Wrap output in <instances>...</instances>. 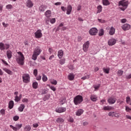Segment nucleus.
I'll use <instances>...</instances> for the list:
<instances>
[{"instance_id":"60","label":"nucleus","mask_w":131,"mask_h":131,"mask_svg":"<svg viewBox=\"0 0 131 131\" xmlns=\"http://www.w3.org/2000/svg\"><path fill=\"white\" fill-rule=\"evenodd\" d=\"M4 27L6 28V27H8V26L9 25V24H6L5 23H2Z\"/></svg>"},{"instance_id":"63","label":"nucleus","mask_w":131,"mask_h":131,"mask_svg":"<svg viewBox=\"0 0 131 131\" xmlns=\"http://www.w3.org/2000/svg\"><path fill=\"white\" fill-rule=\"evenodd\" d=\"M33 127H35V128L38 127V124H37V123L33 124Z\"/></svg>"},{"instance_id":"9","label":"nucleus","mask_w":131,"mask_h":131,"mask_svg":"<svg viewBox=\"0 0 131 131\" xmlns=\"http://www.w3.org/2000/svg\"><path fill=\"white\" fill-rule=\"evenodd\" d=\"M41 52H42V50H41V49H40V47H37L35 49L33 53L38 55V56H39V55H40V53H41Z\"/></svg>"},{"instance_id":"34","label":"nucleus","mask_w":131,"mask_h":131,"mask_svg":"<svg viewBox=\"0 0 131 131\" xmlns=\"http://www.w3.org/2000/svg\"><path fill=\"white\" fill-rule=\"evenodd\" d=\"M98 34L99 36H103L104 35V30L103 29H100Z\"/></svg>"},{"instance_id":"28","label":"nucleus","mask_w":131,"mask_h":131,"mask_svg":"<svg viewBox=\"0 0 131 131\" xmlns=\"http://www.w3.org/2000/svg\"><path fill=\"white\" fill-rule=\"evenodd\" d=\"M102 4L103 6H109L110 2L108 0H102Z\"/></svg>"},{"instance_id":"44","label":"nucleus","mask_w":131,"mask_h":131,"mask_svg":"<svg viewBox=\"0 0 131 131\" xmlns=\"http://www.w3.org/2000/svg\"><path fill=\"white\" fill-rule=\"evenodd\" d=\"M20 97H19V96H15V99H14V101H15V102H19V101H20Z\"/></svg>"},{"instance_id":"20","label":"nucleus","mask_w":131,"mask_h":131,"mask_svg":"<svg viewBox=\"0 0 131 131\" xmlns=\"http://www.w3.org/2000/svg\"><path fill=\"white\" fill-rule=\"evenodd\" d=\"M25 108V105H24V104H21L20 105V106L18 108V111H19V112H23V110H24Z\"/></svg>"},{"instance_id":"43","label":"nucleus","mask_w":131,"mask_h":131,"mask_svg":"<svg viewBox=\"0 0 131 131\" xmlns=\"http://www.w3.org/2000/svg\"><path fill=\"white\" fill-rule=\"evenodd\" d=\"M63 26H64V24L61 23V24L58 26V27H57L56 30H57V31H59V30L60 29H61V27H63Z\"/></svg>"},{"instance_id":"2","label":"nucleus","mask_w":131,"mask_h":131,"mask_svg":"<svg viewBox=\"0 0 131 131\" xmlns=\"http://www.w3.org/2000/svg\"><path fill=\"white\" fill-rule=\"evenodd\" d=\"M18 54L19 55V56L16 58V61L18 64L23 66L24 65V59H25L24 55L21 52H18Z\"/></svg>"},{"instance_id":"50","label":"nucleus","mask_w":131,"mask_h":131,"mask_svg":"<svg viewBox=\"0 0 131 131\" xmlns=\"http://www.w3.org/2000/svg\"><path fill=\"white\" fill-rule=\"evenodd\" d=\"M0 113L2 114V115H5V114H6V111H5L4 109H2L0 111Z\"/></svg>"},{"instance_id":"54","label":"nucleus","mask_w":131,"mask_h":131,"mask_svg":"<svg viewBox=\"0 0 131 131\" xmlns=\"http://www.w3.org/2000/svg\"><path fill=\"white\" fill-rule=\"evenodd\" d=\"M98 21L100 22V23H105V20L102 19H100V18H98Z\"/></svg>"},{"instance_id":"58","label":"nucleus","mask_w":131,"mask_h":131,"mask_svg":"<svg viewBox=\"0 0 131 131\" xmlns=\"http://www.w3.org/2000/svg\"><path fill=\"white\" fill-rule=\"evenodd\" d=\"M125 110L126 112H129V111H130V108L128 106H125Z\"/></svg>"},{"instance_id":"1","label":"nucleus","mask_w":131,"mask_h":131,"mask_svg":"<svg viewBox=\"0 0 131 131\" xmlns=\"http://www.w3.org/2000/svg\"><path fill=\"white\" fill-rule=\"evenodd\" d=\"M128 1H126L125 0H122L119 2L118 6L120 7L121 6L122 7H120V10L121 11H125L127 9L128 7Z\"/></svg>"},{"instance_id":"55","label":"nucleus","mask_w":131,"mask_h":131,"mask_svg":"<svg viewBox=\"0 0 131 131\" xmlns=\"http://www.w3.org/2000/svg\"><path fill=\"white\" fill-rule=\"evenodd\" d=\"M5 50H8V49H10V45L9 44H5Z\"/></svg>"},{"instance_id":"16","label":"nucleus","mask_w":131,"mask_h":131,"mask_svg":"<svg viewBox=\"0 0 131 131\" xmlns=\"http://www.w3.org/2000/svg\"><path fill=\"white\" fill-rule=\"evenodd\" d=\"M63 55H64V51H63L62 50L58 51L57 56L59 59H61V58L63 57Z\"/></svg>"},{"instance_id":"62","label":"nucleus","mask_w":131,"mask_h":131,"mask_svg":"<svg viewBox=\"0 0 131 131\" xmlns=\"http://www.w3.org/2000/svg\"><path fill=\"white\" fill-rule=\"evenodd\" d=\"M69 122H73L74 121V120L72 118H70L69 119Z\"/></svg>"},{"instance_id":"32","label":"nucleus","mask_w":131,"mask_h":131,"mask_svg":"<svg viewBox=\"0 0 131 131\" xmlns=\"http://www.w3.org/2000/svg\"><path fill=\"white\" fill-rule=\"evenodd\" d=\"M102 6L99 5L98 6H97V13L99 14L100 13H101V12H102Z\"/></svg>"},{"instance_id":"51","label":"nucleus","mask_w":131,"mask_h":131,"mask_svg":"<svg viewBox=\"0 0 131 131\" xmlns=\"http://www.w3.org/2000/svg\"><path fill=\"white\" fill-rule=\"evenodd\" d=\"M120 114L117 113H115V117H116L117 118H119L120 117Z\"/></svg>"},{"instance_id":"26","label":"nucleus","mask_w":131,"mask_h":131,"mask_svg":"<svg viewBox=\"0 0 131 131\" xmlns=\"http://www.w3.org/2000/svg\"><path fill=\"white\" fill-rule=\"evenodd\" d=\"M13 107H14V101L11 100L9 101V109H13Z\"/></svg>"},{"instance_id":"19","label":"nucleus","mask_w":131,"mask_h":131,"mask_svg":"<svg viewBox=\"0 0 131 131\" xmlns=\"http://www.w3.org/2000/svg\"><path fill=\"white\" fill-rule=\"evenodd\" d=\"M3 70L9 75H12L13 74V72L7 69V68H3Z\"/></svg>"},{"instance_id":"61","label":"nucleus","mask_w":131,"mask_h":131,"mask_svg":"<svg viewBox=\"0 0 131 131\" xmlns=\"http://www.w3.org/2000/svg\"><path fill=\"white\" fill-rule=\"evenodd\" d=\"M121 23H125V22H126V19L123 18L121 19Z\"/></svg>"},{"instance_id":"21","label":"nucleus","mask_w":131,"mask_h":131,"mask_svg":"<svg viewBox=\"0 0 131 131\" xmlns=\"http://www.w3.org/2000/svg\"><path fill=\"white\" fill-rule=\"evenodd\" d=\"M45 16L47 17V18H50V17H52V12H51V10H47L45 12Z\"/></svg>"},{"instance_id":"36","label":"nucleus","mask_w":131,"mask_h":131,"mask_svg":"<svg viewBox=\"0 0 131 131\" xmlns=\"http://www.w3.org/2000/svg\"><path fill=\"white\" fill-rule=\"evenodd\" d=\"M38 56V55L37 54H36V53H34V52H33L32 59L33 60H34V61H35V60H36V59H37Z\"/></svg>"},{"instance_id":"40","label":"nucleus","mask_w":131,"mask_h":131,"mask_svg":"<svg viewBox=\"0 0 131 131\" xmlns=\"http://www.w3.org/2000/svg\"><path fill=\"white\" fill-rule=\"evenodd\" d=\"M65 58L61 59L60 60H59V64H60V65H64V64H65Z\"/></svg>"},{"instance_id":"12","label":"nucleus","mask_w":131,"mask_h":131,"mask_svg":"<svg viewBox=\"0 0 131 131\" xmlns=\"http://www.w3.org/2000/svg\"><path fill=\"white\" fill-rule=\"evenodd\" d=\"M107 102L108 104H115V102H116V98L114 97H110V98L108 99Z\"/></svg>"},{"instance_id":"57","label":"nucleus","mask_w":131,"mask_h":131,"mask_svg":"<svg viewBox=\"0 0 131 131\" xmlns=\"http://www.w3.org/2000/svg\"><path fill=\"white\" fill-rule=\"evenodd\" d=\"M1 61L3 62V64H4V65H7V66L9 65L8 62H7V61H6L5 60L2 59Z\"/></svg>"},{"instance_id":"31","label":"nucleus","mask_w":131,"mask_h":131,"mask_svg":"<svg viewBox=\"0 0 131 131\" xmlns=\"http://www.w3.org/2000/svg\"><path fill=\"white\" fill-rule=\"evenodd\" d=\"M32 86L33 89H35V90H36L38 86V83L37 82H34L32 84Z\"/></svg>"},{"instance_id":"23","label":"nucleus","mask_w":131,"mask_h":131,"mask_svg":"<svg viewBox=\"0 0 131 131\" xmlns=\"http://www.w3.org/2000/svg\"><path fill=\"white\" fill-rule=\"evenodd\" d=\"M48 8V6L46 5H41L39 8L40 12H45V10Z\"/></svg>"},{"instance_id":"5","label":"nucleus","mask_w":131,"mask_h":131,"mask_svg":"<svg viewBox=\"0 0 131 131\" xmlns=\"http://www.w3.org/2000/svg\"><path fill=\"white\" fill-rule=\"evenodd\" d=\"M10 127L14 131L19 130V129L22 127V124H16L15 126H14L12 125H10Z\"/></svg>"},{"instance_id":"15","label":"nucleus","mask_w":131,"mask_h":131,"mask_svg":"<svg viewBox=\"0 0 131 131\" xmlns=\"http://www.w3.org/2000/svg\"><path fill=\"white\" fill-rule=\"evenodd\" d=\"M71 12H72V6H71V5H69V6H68V7L67 9V15H70V14H71Z\"/></svg>"},{"instance_id":"6","label":"nucleus","mask_w":131,"mask_h":131,"mask_svg":"<svg viewBox=\"0 0 131 131\" xmlns=\"http://www.w3.org/2000/svg\"><path fill=\"white\" fill-rule=\"evenodd\" d=\"M90 46V41H87L83 45V50L85 53L88 52L89 50V47Z\"/></svg>"},{"instance_id":"47","label":"nucleus","mask_w":131,"mask_h":131,"mask_svg":"<svg viewBox=\"0 0 131 131\" xmlns=\"http://www.w3.org/2000/svg\"><path fill=\"white\" fill-rule=\"evenodd\" d=\"M37 73H38L37 69L34 70L33 74H34V76H35V77H36V76H37Z\"/></svg>"},{"instance_id":"17","label":"nucleus","mask_w":131,"mask_h":131,"mask_svg":"<svg viewBox=\"0 0 131 131\" xmlns=\"http://www.w3.org/2000/svg\"><path fill=\"white\" fill-rule=\"evenodd\" d=\"M6 55H7V57L8 59H11L12 57L13 56L12 51L11 50L7 51L6 52Z\"/></svg>"},{"instance_id":"45","label":"nucleus","mask_w":131,"mask_h":131,"mask_svg":"<svg viewBox=\"0 0 131 131\" xmlns=\"http://www.w3.org/2000/svg\"><path fill=\"white\" fill-rule=\"evenodd\" d=\"M115 115V112H111L108 113V116H112V117H114Z\"/></svg>"},{"instance_id":"29","label":"nucleus","mask_w":131,"mask_h":131,"mask_svg":"<svg viewBox=\"0 0 131 131\" xmlns=\"http://www.w3.org/2000/svg\"><path fill=\"white\" fill-rule=\"evenodd\" d=\"M56 122H57V123H63V122H64V119L58 118L56 119Z\"/></svg>"},{"instance_id":"56","label":"nucleus","mask_w":131,"mask_h":131,"mask_svg":"<svg viewBox=\"0 0 131 131\" xmlns=\"http://www.w3.org/2000/svg\"><path fill=\"white\" fill-rule=\"evenodd\" d=\"M36 80H41V76L38 75L36 78Z\"/></svg>"},{"instance_id":"11","label":"nucleus","mask_w":131,"mask_h":131,"mask_svg":"<svg viewBox=\"0 0 131 131\" xmlns=\"http://www.w3.org/2000/svg\"><path fill=\"white\" fill-rule=\"evenodd\" d=\"M130 28V25L128 24H125L123 26H122V29H123L124 31L129 30Z\"/></svg>"},{"instance_id":"7","label":"nucleus","mask_w":131,"mask_h":131,"mask_svg":"<svg viewBox=\"0 0 131 131\" xmlns=\"http://www.w3.org/2000/svg\"><path fill=\"white\" fill-rule=\"evenodd\" d=\"M34 34L36 38H41V37H42V33H41V30H38L34 33Z\"/></svg>"},{"instance_id":"4","label":"nucleus","mask_w":131,"mask_h":131,"mask_svg":"<svg viewBox=\"0 0 131 131\" xmlns=\"http://www.w3.org/2000/svg\"><path fill=\"white\" fill-rule=\"evenodd\" d=\"M23 81L25 83H28L30 81V76L28 74H24L22 76Z\"/></svg>"},{"instance_id":"18","label":"nucleus","mask_w":131,"mask_h":131,"mask_svg":"<svg viewBox=\"0 0 131 131\" xmlns=\"http://www.w3.org/2000/svg\"><path fill=\"white\" fill-rule=\"evenodd\" d=\"M115 33V28L113 27H111L110 29L109 34L110 35H114Z\"/></svg>"},{"instance_id":"33","label":"nucleus","mask_w":131,"mask_h":131,"mask_svg":"<svg viewBox=\"0 0 131 131\" xmlns=\"http://www.w3.org/2000/svg\"><path fill=\"white\" fill-rule=\"evenodd\" d=\"M42 80L43 82H46V81H48V77L45 74L42 75Z\"/></svg>"},{"instance_id":"52","label":"nucleus","mask_w":131,"mask_h":131,"mask_svg":"<svg viewBox=\"0 0 131 131\" xmlns=\"http://www.w3.org/2000/svg\"><path fill=\"white\" fill-rule=\"evenodd\" d=\"M13 120H14V121H17V120H19V116H15L14 117H13Z\"/></svg>"},{"instance_id":"49","label":"nucleus","mask_w":131,"mask_h":131,"mask_svg":"<svg viewBox=\"0 0 131 131\" xmlns=\"http://www.w3.org/2000/svg\"><path fill=\"white\" fill-rule=\"evenodd\" d=\"M126 102L127 104H129V102H130V97L129 96L126 97Z\"/></svg>"},{"instance_id":"13","label":"nucleus","mask_w":131,"mask_h":131,"mask_svg":"<svg viewBox=\"0 0 131 131\" xmlns=\"http://www.w3.org/2000/svg\"><path fill=\"white\" fill-rule=\"evenodd\" d=\"M26 6L28 8H32L33 7V3L31 0H27Z\"/></svg>"},{"instance_id":"48","label":"nucleus","mask_w":131,"mask_h":131,"mask_svg":"<svg viewBox=\"0 0 131 131\" xmlns=\"http://www.w3.org/2000/svg\"><path fill=\"white\" fill-rule=\"evenodd\" d=\"M55 22H56V18H53L50 19V23H51V24H54V23H55Z\"/></svg>"},{"instance_id":"46","label":"nucleus","mask_w":131,"mask_h":131,"mask_svg":"<svg viewBox=\"0 0 131 131\" xmlns=\"http://www.w3.org/2000/svg\"><path fill=\"white\" fill-rule=\"evenodd\" d=\"M89 78H90V75H88L86 76L82 77L81 78V79H82L83 80H85V79H89Z\"/></svg>"},{"instance_id":"3","label":"nucleus","mask_w":131,"mask_h":131,"mask_svg":"<svg viewBox=\"0 0 131 131\" xmlns=\"http://www.w3.org/2000/svg\"><path fill=\"white\" fill-rule=\"evenodd\" d=\"M83 101V98L82 96L77 95L74 99L75 105H79Z\"/></svg>"},{"instance_id":"53","label":"nucleus","mask_w":131,"mask_h":131,"mask_svg":"<svg viewBox=\"0 0 131 131\" xmlns=\"http://www.w3.org/2000/svg\"><path fill=\"white\" fill-rule=\"evenodd\" d=\"M77 40L79 42H80V41H81V40H82V37H81V36H78L77 37Z\"/></svg>"},{"instance_id":"8","label":"nucleus","mask_w":131,"mask_h":131,"mask_svg":"<svg viewBox=\"0 0 131 131\" xmlns=\"http://www.w3.org/2000/svg\"><path fill=\"white\" fill-rule=\"evenodd\" d=\"M89 33L90 35H96L98 33V29L96 28H93L90 30Z\"/></svg>"},{"instance_id":"30","label":"nucleus","mask_w":131,"mask_h":131,"mask_svg":"<svg viewBox=\"0 0 131 131\" xmlns=\"http://www.w3.org/2000/svg\"><path fill=\"white\" fill-rule=\"evenodd\" d=\"M74 75L72 73H70L68 76L69 80H73L74 79Z\"/></svg>"},{"instance_id":"35","label":"nucleus","mask_w":131,"mask_h":131,"mask_svg":"<svg viewBox=\"0 0 131 131\" xmlns=\"http://www.w3.org/2000/svg\"><path fill=\"white\" fill-rule=\"evenodd\" d=\"M117 74L118 76H121L123 74V71L119 70L117 72Z\"/></svg>"},{"instance_id":"38","label":"nucleus","mask_w":131,"mask_h":131,"mask_svg":"<svg viewBox=\"0 0 131 131\" xmlns=\"http://www.w3.org/2000/svg\"><path fill=\"white\" fill-rule=\"evenodd\" d=\"M47 86H49L50 90H52L53 92H56V88H55V86H51L50 84H47Z\"/></svg>"},{"instance_id":"37","label":"nucleus","mask_w":131,"mask_h":131,"mask_svg":"<svg viewBox=\"0 0 131 131\" xmlns=\"http://www.w3.org/2000/svg\"><path fill=\"white\" fill-rule=\"evenodd\" d=\"M0 50L1 51H4V50H5V45L3 42H0Z\"/></svg>"},{"instance_id":"22","label":"nucleus","mask_w":131,"mask_h":131,"mask_svg":"<svg viewBox=\"0 0 131 131\" xmlns=\"http://www.w3.org/2000/svg\"><path fill=\"white\" fill-rule=\"evenodd\" d=\"M90 99H91V101H93V102H96V101H97V100H98V97H97V96H96L95 95H92L90 96Z\"/></svg>"},{"instance_id":"25","label":"nucleus","mask_w":131,"mask_h":131,"mask_svg":"<svg viewBox=\"0 0 131 131\" xmlns=\"http://www.w3.org/2000/svg\"><path fill=\"white\" fill-rule=\"evenodd\" d=\"M49 81L52 84H54V85H56L57 83H58V81L54 79H49Z\"/></svg>"},{"instance_id":"42","label":"nucleus","mask_w":131,"mask_h":131,"mask_svg":"<svg viewBox=\"0 0 131 131\" xmlns=\"http://www.w3.org/2000/svg\"><path fill=\"white\" fill-rule=\"evenodd\" d=\"M111 109H112V107L111 106H107L103 107V110L110 111L111 110Z\"/></svg>"},{"instance_id":"64","label":"nucleus","mask_w":131,"mask_h":131,"mask_svg":"<svg viewBox=\"0 0 131 131\" xmlns=\"http://www.w3.org/2000/svg\"><path fill=\"white\" fill-rule=\"evenodd\" d=\"M126 78H127V79H130V78H131V74H130L129 75L126 76Z\"/></svg>"},{"instance_id":"27","label":"nucleus","mask_w":131,"mask_h":131,"mask_svg":"<svg viewBox=\"0 0 131 131\" xmlns=\"http://www.w3.org/2000/svg\"><path fill=\"white\" fill-rule=\"evenodd\" d=\"M103 71L104 73H106V74H109V72L110 71V68H103Z\"/></svg>"},{"instance_id":"10","label":"nucleus","mask_w":131,"mask_h":131,"mask_svg":"<svg viewBox=\"0 0 131 131\" xmlns=\"http://www.w3.org/2000/svg\"><path fill=\"white\" fill-rule=\"evenodd\" d=\"M116 39H115V38H112L108 40L107 43L108 46L112 47V46H114V45L116 43Z\"/></svg>"},{"instance_id":"41","label":"nucleus","mask_w":131,"mask_h":131,"mask_svg":"<svg viewBox=\"0 0 131 131\" xmlns=\"http://www.w3.org/2000/svg\"><path fill=\"white\" fill-rule=\"evenodd\" d=\"M6 9H7V10H12V9H13V5L11 4L7 5L6 6Z\"/></svg>"},{"instance_id":"39","label":"nucleus","mask_w":131,"mask_h":131,"mask_svg":"<svg viewBox=\"0 0 131 131\" xmlns=\"http://www.w3.org/2000/svg\"><path fill=\"white\" fill-rule=\"evenodd\" d=\"M31 129V127H30L29 125L26 126L24 128V130L25 131H30Z\"/></svg>"},{"instance_id":"24","label":"nucleus","mask_w":131,"mask_h":131,"mask_svg":"<svg viewBox=\"0 0 131 131\" xmlns=\"http://www.w3.org/2000/svg\"><path fill=\"white\" fill-rule=\"evenodd\" d=\"M82 113H83V110L79 109L76 112V115L77 116H80Z\"/></svg>"},{"instance_id":"14","label":"nucleus","mask_w":131,"mask_h":131,"mask_svg":"<svg viewBox=\"0 0 131 131\" xmlns=\"http://www.w3.org/2000/svg\"><path fill=\"white\" fill-rule=\"evenodd\" d=\"M65 111H66V108L65 107H59L56 109V112H57V113H62Z\"/></svg>"},{"instance_id":"59","label":"nucleus","mask_w":131,"mask_h":131,"mask_svg":"<svg viewBox=\"0 0 131 131\" xmlns=\"http://www.w3.org/2000/svg\"><path fill=\"white\" fill-rule=\"evenodd\" d=\"M22 102H23L24 103H28V99H27V98H24L22 100Z\"/></svg>"}]
</instances>
